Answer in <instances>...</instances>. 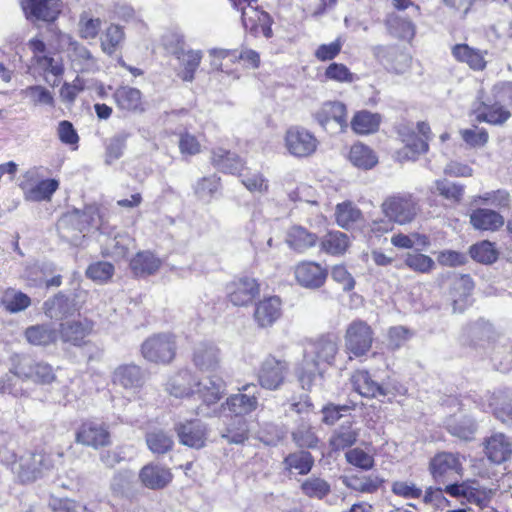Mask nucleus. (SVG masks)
Wrapping results in <instances>:
<instances>
[{"label":"nucleus","mask_w":512,"mask_h":512,"mask_svg":"<svg viewBox=\"0 0 512 512\" xmlns=\"http://www.w3.org/2000/svg\"><path fill=\"white\" fill-rule=\"evenodd\" d=\"M338 352V344L331 336H322L307 344L304 349L302 367L297 377L301 387L310 390L319 377H322L321 364L332 365Z\"/></svg>","instance_id":"nucleus-1"},{"label":"nucleus","mask_w":512,"mask_h":512,"mask_svg":"<svg viewBox=\"0 0 512 512\" xmlns=\"http://www.w3.org/2000/svg\"><path fill=\"white\" fill-rule=\"evenodd\" d=\"M2 461L11 466V470L23 483L32 482L55 467V456L27 452L17 460L16 455L0 452Z\"/></svg>","instance_id":"nucleus-2"},{"label":"nucleus","mask_w":512,"mask_h":512,"mask_svg":"<svg viewBox=\"0 0 512 512\" xmlns=\"http://www.w3.org/2000/svg\"><path fill=\"white\" fill-rule=\"evenodd\" d=\"M381 211L390 221L406 225L415 220L420 212V205L412 194L395 193L383 200Z\"/></svg>","instance_id":"nucleus-3"},{"label":"nucleus","mask_w":512,"mask_h":512,"mask_svg":"<svg viewBox=\"0 0 512 512\" xmlns=\"http://www.w3.org/2000/svg\"><path fill=\"white\" fill-rule=\"evenodd\" d=\"M233 7L242 13V23L246 30L255 36L262 34L272 37L271 18L268 13L258 9V0H230Z\"/></svg>","instance_id":"nucleus-4"},{"label":"nucleus","mask_w":512,"mask_h":512,"mask_svg":"<svg viewBox=\"0 0 512 512\" xmlns=\"http://www.w3.org/2000/svg\"><path fill=\"white\" fill-rule=\"evenodd\" d=\"M176 337L172 333H158L147 338L141 345L143 357L154 363H169L176 354Z\"/></svg>","instance_id":"nucleus-5"},{"label":"nucleus","mask_w":512,"mask_h":512,"mask_svg":"<svg viewBox=\"0 0 512 512\" xmlns=\"http://www.w3.org/2000/svg\"><path fill=\"white\" fill-rule=\"evenodd\" d=\"M289 370V363L286 360L268 355L261 362L258 369L259 385L266 390H279L285 383Z\"/></svg>","instance_id":"nucleus-6"},{"label":"nucleus","mask_w":512,"mask_h":512,"mask_svg":"<svg viewBox=\"0 0 512 512\" xmlns=\"http://www.w3.org/2000/svg\"><path fill=\"white\" fill-rule=\"evenodd\" d=\"M315 135L302 126H291L286 130L284 145L289 154L297 158L313 155L318 147Z\"/></svg>","instance_id":"nucleus-7"},{"label":"nucleus","mask_w":512,"mask_h":512,"mask_svg":"<svg viewBox=\"0 0 512 512\" xmlns=\"http://www.w3.org/2000/svg\"><path fill=\"white\" fill-rule=\"evenodd\" d=\"M373 330L362 320L352 321L345 332V349L355 357L365 355L372 347Z\"/></svg>","instance_id":"nucleus-8"},{"label":"nucleus","mask_w":512,"mask_h":512,"mask_svg":"<svg viewBox=\"0 0 512 512\" xmlns=\"http://www.w3.org/2000/svg\"><path fill=\"white\" fill-rule=\"evenodd\" d=\"M11 372L24 379H30L38 384H50L55 379L53 368L44 362H34L27 357L14 356Z\"/></svg>","instance_id":"nucleus-9"},{"label":"nucleus","mask_w":512,"mask_h":512,"mask_svg":"<svg viewBox=\"0 0 512 512\" xmlns=\"http://www.w3.org/2000/svg\"><path fill=\"white\" fill-rule=\"evenodd\" d=\"M430 472L437 482L453 481L462 476L463 463L458 454L441 452L431 459Z\"/></svg>","instance_id":"nucleus-10"},{"label":"nucleus","mask_w":512,"mask_h":512,"mask_svg":"<svg viewBox=\"0 0 512 512\" xmlns=\"http://www.w3.org/2000/svg\"><path fill=\"white\" fill-rule=\"evenodd\" d=\"M25 180L20 183L24 198L27 201H49L59 187L55 179L37 181V170L31 169L24 175Z\"/></svg>","instance_id":"nucleus-11"},{"label":"nucleus","mask_w":512,"mask_h":512,"mask_svg":"<svg viewBox=\"0 0 512 512\" xmlns=\"http://www.w3.org/2000/svg\"><path fill=\"white\" fill-rule=\"evenodd\" d=\"M239 391L240 393L229 396L222 406H227L234 416L244 417L257 409L258 390L255 384L249 383L242 386Z\"/></svg>","instance_id":"nucleus-12"},{"label":"nucleus","mask_w":512,"mask_h":512,"mask_svg":"<svg viewBox=\"0 0 512 512\" xmlns=\"http://www.w3.org/2000/svg\"><path fill=\"white\" fill-rule=\"evenodd\" d=\"M228 299L234 306H246L260 293V284L255 278L244 276L227 285Z\"/></svg>","instance_id":"nucleus-13"},{"label":"nucleus","mask_w":512,"mask_h":512,"mask_svg":"<svg viewBox=\"0 0 512 512\" xmlns=\"http://www.w3.org/2000/svg\"><path fill=\"white\" fill-rule=\"evenodd\" d=\"M20 3L26 17L32 20L53 22L62 10L61 0H21Z\"/></svg>","instance_id":"nucleus-14"},{"label":"nucleus","mask_w":512,"mask_h":512,"mask_svg":"<svg viewBox=\"0 0 512 512\" xmlns=\"http://www.w3.org/2000/svg\"><path fill=\"white\" fill-rule=\"evenodd\" d=\"M76 442L84 446L98 449L108 446L111 443L110 433L104 423L86 421L80 426L76 434Z\"/></svg>","instance_id":"nucleus-15"},{"label":"nucleus","mask_w":512,"mask_h":512,"mask_svg":"<svg viewBox=\"0 0 512 512\" xmlns=\"http://www.w3.org/2000/svg\"><path fill=\"white\" fill-rule=\"evenodd\" d=\"M179 442L185 446L200 449L207 440V427L200 420H191L175 426Z\"/></svg>","instance_id":"nucleus-16"},{"label":"nucleus","mask_w":512,"mask_h":512,"mask_svg":"<svg viewBox=\"0 0 512 512\" xmlns=\"http://www.w3.org/2000/svg\"><path fill=\"white\" fill-rule=\"evenodd\" d=\"M282 315V302L278 296L266 297L256 303L253 318L260 328L271 327Z\"/></svg>","instance_id":"nucleus-17"},{"label":"nucleus","mask_w":512,"mask_h":512,"mask_svg":"<svg viewBox=\"0 0 512 512\" xmlns=\"http://www.w3.org/2000/svg\"><path fill=\"white\" fill-rule=\"evenodd\" d=\"M397 132L402 143L405 145L403 150L399 152V154L403 155L404 158L416 160L419 155L428 151V143L425 139L415 133L413 127L407 124H401L399 125Z\"/></svg>","instance_id":"nucleus-18"},{"label":"nucleus","mask_w":512,"mask_h":512,"mask_svg":"<svg viewBox=\"0 0 512 512\" xmlns=\"http://www.w3.org/2000/svg\"><path fill=\"white\" fill-rule=\"evenodd\" d=\"M297 282L305 288H319L327 278L328 272L320 264L312 261H303L295 267Z\"/></svg>","instance_id":"nucleus-19"},{"label":"nucleus","mask_w":512,"mask_h":512,"mask_svg":"<svg viewBox=\"0 0 512 512\" xmlns=\"http://www.w3.org/2000/svg\"><path fill=\"white\" fill-rule=\"evenodd\" d=\"M173 479L171 470L159 464L149 463L141 468L139 480L141 484L151 490H161L168 486Z\"/></svg>","instance_id":"nucleus-20"},{"label":"nucleus","mask_w":512,"mask_h":512,"mask_svg":"<svg viewBox=\"0 0 512 512\" xmlns=\"http://www.w3.org/2000/svg\"><path fill=\"white\" fill-rule=\"evenodd\" d=\"M226 390L224 380L217 375H210L195 383V391L199 395V398L206 405H212L217 403Z\"/></svg>","instance_id":"nucleus-21"},{"label":"nucleus","mask_w":512,"mask_h":512,"mask_svg":"<svg viewBox=\"0 0 512 512\" xmlns=\"http://www.w3.org/2000/svg\"><path fill=\"white\" fill-rule=\"evenodd\" d=\"M210 161L219 171L232 175L239 174L245 165V162L238 154L222 147L211 150Z\"/></svg>","instance_id":"nucleus-22"},{"label":"nucleus","mask_w":512,"mask_h":512,"mask_svg":"<svg viewBox=\"0 0 512 512\" xmlns=\"http://www.w3.org/2000/svg\"><path fill=\"white\" fill-rule=\"evenodd\" d=\"M485 454L495 463L508 461L512 455V441L503 433H494L485 441Z\"/></svg>","instance_id":"nucleus-23"},{"label":"nucleus","mask_w":512,"mask_h":512,"mask_svg":"<svg viewBox=\"0 0 512 512\" xmlns=\"http://www.w3.org/2000/svg\"><path fill=\"white\" fill-rule=\"evenodd\" d=\"M351 383L356 392L367 398L386 397L388 388L372 379L367 371L359 370L353 373Z\"/></svg>","instance_id":"nucleus-24"},{"label":"nucleus","mask_w":512,"mask_h":512,"mask_svg":"<svg viewBox=\"0 0 512 512\" xmlns=\"http://www.w3.org/2000/svg\"><path fill=\"white\" fill-rule=\"evenodd\" d=\"M57 230L65 241L77 245L81 239V233L85 230V226L81 223L80 210L75 209L63 215L57 223Z\"/></svg>","instance_id":"nucleus-25"},{"label":"nucleus","mask_w":512,"mask_h":512,"mask_svg":"<svg viewBox=\"0 0 512 512\" xmlns=\"http://www.w3.org/2000/svg\"><path fill=\"white\" fill-rule=\"evenodd\" d=\"M469 219L473 228L481 231H498L505 224L504 217L499 212L488 208L474 209Z\"/></svg>","instance_id":"nucleus-26"},{"label":"nucleus","mask_w":512,"mask_h":512,"mask_svg":"<svg viewBox=\"0 0 512 512\" xmlns=\"http://www.w3.org/2000/svg\"><path fill=\"white\" fill-rule=\"evenodd\" d=\"M113 382L126 390L135 391L145 382L142 369L134 364L121 365L113 373Z\"/></svg>","instance_id":"nucleus-27"},{"label":"nucleus","mask_w":512,"mask_h":512,"mask_svg":"<svg viewBox=\"0 0 512 512\" xmlns=\"http://www.w3.org/2000/svg\"><path fill=\"white\" fill-rule=\"evenodd\" d=\"M117 107L127 112H143L144 102L139 89L130 86H120L113 94Z\"/></svg>","instance_id":"nucleus-28"},{"label":"nucleus","mask_w":512,"mask_h":512,"mask_svg":"<svg viewBox=\"0 0 512 512\" xmlns=\"http://www.w3.org/2000/svg\"><path fill=\"white\" fill-rule=\"evenodd\" d=\"M453 57L461 63L467 64L474 71H482L486 68V50L473 48L468 44H456L452 47Z\"/></svg>","instance_id":"nucleus-29"},{"label":"nucleus","mask_w":512,"mask_h":512,"mask_svg":"<svg viewBox=\"0 0 512 512\" xmlns=\"http://www.w3.org/2000/svg\"><path fill=\"white\" fill-rule=\"evenodd\" d=\"M92 329L93 324L87 319L67 321L60 325V337L64 342L79 346L84 343V339L91 333Z\"/></svg>","instance_id":"nucleus-30"},{"label":"nucleus","mask_w":512,"mask_h":512,"mask_svg":"<svg viewBox=\"0 0 512 512\" xmlns=\"http://www.w3.org/2000/svg\"><path fill=\"white\" fill-rule=\"evenodd\" d=\"M488 406L498 420L512 425V390L492 393L488 398Z\"/></svg>","instance_id":"nucleus-31"},{"label":"nucleus","mask_w":512,"mask_h":512,"mask_svg":"<svg viewBox=\"0 0 512 512\" xmlns=\"http://www.w3.org/2000/svg\"><path fill=\"white\" fill-rule=\"evenodd\" d=\"M473 289L474 282L469 275H460L453 279L450 296L454 312H462L466 308Z\"/></svg>","instance_id":"nucleus-32"},{"label":"nucleus","mask_w":512,"mask_h":512,"mask_svg":"<svg viewBox=\"0 0 512 512\" xmlns=\"http://www.w3.org/2000/svg\"><path fill=\"white\" fill-rule=\"evenodd\" d=\"M194 364L203 371H213L219 365V349L209 342L196 345L193 353Z\"/></svg>","instance_id":"nucleus-33"},{"label":"nucleus","mask_w":512,"mask_h":512,"mask_svg":"<svg viewBox=\"0 0 512 512\" xmlns=\"http://www.w3.org/2000/svg\"><path fill=\"white\" fill-rule=\"evenodd\" d=\"M196 379L189 370H181L173 375L166 384V391L176 397H187L195 391Z\"/></svg>","instance_id":"nucleus-34"},{"label":"nucleus","mask_w":512,"mask_h":512,"mask_svg":"<svg viewBox=\"0 0 512 512\" xmlns=\"http://www.w3.org/2000/svg\"><path fill=\"white\" fill-rule=\"evenodd\" d=\"M221 437L229 444H243L249 438L248 421L240 416L230 417L221 430Z\"/></svg>","instance_id":"nucleus-35"},{"label":"nucleus","mask_w":512,"mask_h":512,"mask_svg":"<svg viewBox=\"0 0 512 512\" xmlns=\"http://www.w3.org/2000/svg\"><path fill=\"white\" fill-rule=\"evenodd\" d=\"M316 120L325 126L330 121H335L341 128L347 124L346 107L341 102H326L315 113Z\"/></svg>","instance_id":"nucleus-36"},{"label":"nucleus","mask_w":512,"mask_h":512,"mask_svg":"<svg viewBox=\"0 0 512 512\" xmlns=\"http://www.w3.org/2000/svg\"><path fill=\"white\" fill-rule=\"evenodd\" d=\"M175 55L181 66L180 77L183 81L192 82L203 57L202 51L181 49L175 51Z\"/></svg>","instance_id":"nucleus-37"},{"label":"nucleus","mask_w":512,"mask_h":512,"mask_svg":"<svg viewBox=\"0 0 512 512\" xmlns=\"http://www.w3.org/2000/svg\"><path fill=\"white\" fill-rule=\"evenodd\" d=\"M317 241L318 237L316 234L301 226L291 227L286 238V242L289 247L300 253L314 247Z\"/></svg>","instance_id":"nucleus-38"},{"label":"nucleus","mask_w":512,"mask_h":512,"mask_svg":"<svg viewBox=\"0 0 512 512\" xmlns=\"http://www.w3.org/2000/svg\"><path fill=\"white\" fill-rule=\"evenodd\" d=\"M162 261L150 251L137 253L130 261V268L136 276L144 277L156 273Z\"/></svg>","instance_id":"nucleus-39"},{"label":"nucleus","mask_w":512,"mask_h":512,"mask_svg":"<svg viewBox=\"0 0 512 512\" xmlns=\"http://www.w3.org/2000/svg\"><path fill=\"white\" fill-rule=\"evenodd\" d=\"M385 24L389 32L397 38L410 40L415 35V25L412 20L403 17L399 13H389L385 19Z\"/></svg>","instance_id":"nucleus-40"},{"label":"nucleus","mask_w":512,"mask_h":512,"mask_svg":"<svg viewBox=\"0 0 512 512\" xmlns=\"http://www.w3.org/2000/svg\"><path fill=\"white\" fill-rule=\"evenodd\" d=\"M133 244V239L126 232H118L107 237L103 243V254L113 258H124Z\"/></svg>","instance_id":"nucleus-41"},{"label":"nucleus","mask_w":512,"mask_h":512,"mask_svg":"<svg viewBox=\"0 0 512 512\" xmlns=\"http://www.w3.org/2000/svg\"><path fill=\"white\" fill-rule=\"evenodd\" d=\"M69 57L75 70L90 72L97 69V60L85 46L79 43H71Z\"/></svg>","instance_id":"nucleus-42"},{"label":"nucleus","mask_w":512,"mask_h":512,"mask_svg":"<svg viewBox=\"0 0 512 512\" xmlns=\"http://www.w3.org/2000/svg\"><path fill=\"white\" fill-rule=\"evenodd\" d=\"M45 314L51 319H61L76 311L75 304L65 295L58 294L44 303Z\"/></svg>","instance_id":"nucleus-43"},{"label":"nucleus","mask_w":512,"mask_h":512,"mask_svg":"<svg viewBox=\"0 0 512 512\" xmlns=\"http://www.w3.org/2000/svg\"><path fill=\"white\" fill-rule=\"evenodd\" d=\"M357 438L358 431L352 427L351 421H346L333 432L329 444L334 451L344 450L351 447Z\"/></svg>","instance_id":"nucleus-44"},{"label":"nucleus","mask_w":512,"mask_h":512,"mask_svg":"<svg viewBox=\"0 0 512 512\" xmlns=\"http://www.w3.org/2000/svg\"><path fill=\"white\" fill-rule=\"evenodd\" d=\"M341 480L347 488L361 493H374L382 484V479L375 475L343 476Z\"/></svg>","instance_id":"nucleus-45"},{"label":"nucleus","mask_w":512,"mask_h":512,"mask_svg":"<svg viewBox=\"0 0 512 512\" xmlns=\"http://www.w3.org/2000/svg\"><path fill=\"white\" fill-rule=\"evenodd\" d=\"M335 218L340 227L349 229L362 219V212L352 202L346 201L337 204Z\"/></svg>","instance_id":"nucleus-46"},{"label":"nucleus","mask_w":512,"mask_h":512,"mask_svg":"<svg viewBox=\"0 0 512 512\" xmlns=\"http://www.w3.org/2000/svg\"><path fill=\"white\" fill-rule=\"evenodd\" d=\"M349 159L354 166L364 170L373 168L378 162L374 152L361 143L354 144L351 147Z\"/></svg>","instance_id":"nucleus-47"},{"label":"nucleus","mask_w":512,"mask_h":512,"mask_svg":"<svg viewBox=\"0 0 512 512\" xmlns=\"http://www.w3.org/2000/svg\"><path fill=\"white\" fill-rule=\"evenodd\" d=\"M380 115L369 111H360L355 114L351 121V126L357 134H370L378 130L380 125Z\"/></svg>","instance_id":"nucleus-48"},{"label":"nucleus","mask_w":512,"mask_h":512,"mask_svg":"<svg viewBox=\"0 0 512 512\" xmlns=\"http://www.w3.org/2000/svg\"><path fill=\"white\" fill-rule=\"evenodd\" d=\"M1 304L10 313H18L24 311L31 305V299L27 294L9 288L3 292Z\"/></svg>","instance_id":"nucleus-49"},{"label":"nucleus","mask_w":512,"mask_h":512,"mask_svg":"<svg viewBox=\"0 0 512 512\" xmlns=\"http://www.w3.org/2000/svg\"><path fill=\"white\" fill-rule=\"evenodd\" d=\"M26 339L33 345H49L57 340L58 333L48 325H35L25 331Z\"/></svg>","instance_id":"nucleus-50"},{"label":"nucleus","mask_w":512,"mask_h":512,"mask_svg":"<svg viewBox=\"0 0 512 512\" xmlns=\"http://www.w3.org/2000/svg\"><path fill=\"white\" fill-rule=\"evenodd\" d=\"M301 492L312 499L322 500L330 492V484L323 478L311 476L305 479L300 486Z\"/></svg>","instance_id":"nucleus-51"},{"label":"nucleus","mask_w":512,"mask_h":512,"mask_svg":"<svg viewBox=\"0 0 512 512\" xmlns=\"http://www.w3.org/2000/svg\"><path fill=\"white\" fill-rule=\"evenodd\" d=\"M21 96L34 106H54L53 93L41 85H31L21 90Z\"/></svg>","instance_id":"nucleus-52"},{"label":"nucleus","mask_w":512,"mask_h":512,"mask_svg":"<svg viewBox=\"0 0 512 512\" xmlns=\"http://www.w3.org/2000/svg\"><path fill=\"white\" fill-rule=\"evenodd\" d=\"M472 203L475 205L482 204L504 209L510 207L511 196L507 190L498 189L473 197Z\"/></svg>","instance_id":"nucleus-53"},{"label":"nucleus","mask_w":512,"mask_h":512,"mask_svg":"<svg viewBox=\"0 0 512 512\" xmlns=\"http://www.w3.org/2000/svg\"><path fill=\"white\" fill-rule=\"evenodd\" d=\"M146 443L149 450L154 454H165L169 452L174 445L172 436L163 430H154L147 433Z\"/></svg>","instance_id":"nucleus-54"},{"label":"nucleus","mask_w":512,"mask_h":512,"mask_svg":"<svg viewBox=\"0 0 512 512\" xmlns=\"http://www.w3.org/2000/svg\"><path fill=\"white\" fill-rule=\"evenodd\" d=\"M484 110L477 115V120L480 122H487L493 125H501L505 123L511 116V113L504 109L502 106L482 102Z\"/></svg>","instance_id":"nucleus-55"},{"label":"nucleus","mask_w":512,"mask_h":512,"mask_svg":"<svg viewBox=\"0 0 512 512\" xmlns=\"http://www.w3.org/2000/svg\"><path fill=\"white\" fill-rule=\"evenodd\" d=\"M348 245L349 237L347 234L340 231L327 233L321 241L322 250L332 255L344 253Z\"/></svg>","instance_id":"nucleus-56"},{"label":"nucleus","mask_w":512,"mask_h":512,"mask_svg":"<svg viewBox=\"0 0 512 512\" xmlns=\"http://www.w3.org/2000/svg\"><path fill=\"white\" fill-rule=\"evenodd\" d=\"M433 192H437L449 201L458 203L462 200L464 195V186L446 179H441L434 182Z\"/></svg>","instance_id":"nucleus-57"},{"label":"nucleus","mask_w":512,"mask_h":512,"mask_svg":"<svg viewBox=\"0 0 512 512\" xmlns=\"http://www.w3.org/2000/svg\"><path fill=\"white\" fill-rule=\"evenodd\" d=\"M285 464L289 469H295L301 475L308 474L314 464L311 453L307 451H299L289 454L285 458Z\"/></svg>","instance_id":"nucleus-58"},{"label":"nucleus","mask_w":512,"mask_h":512,"mask_svg":"<svg viewBox=\"0 0 512 512\" xmlns=\"http://www.w3.org/2000/svg\"><path fill=\"white\" fill-rule=\"evenodd\" d=\"M124 40V32L120 26L111 24L101 37L103 52L111 55Z\"/></svg>","instance_id":"nucleus-59"},{"label":"nucleus","mask_w":512,"mask_h":512,"mask_svg":"<svg viewBox=\"0 0 512 512\" xmlns=\"http://www.w3.org/2000/svg\"><path fill=\"white\" fill-rule=\"evenodd\" d=\"M220 187V177L212 174L197 181L194 191L197 197L203 201H209Z\"/></svg>","instance_id":"nucleus-60"},{"label":"nucleus","mask_w":512,"mask_h":512,"mask_svg":"<svg viewBox=\"0 0 512 512\" xmlns=\"http://www.w3.org/2000/svg\"><path fill=\"white\" fill-rule=\"evenodd\" d=\"M404 264L411 270L418 273H429L435 268L434 260L422 253H407Z\"/></svg>","instance_id":"nucleus-61"},{"label":"nucleus","mask_w":512,"mask_h":512,"mask_svg":"<svg viewBox=\"0 0 512 512\" xmlns=\"http://www.w3.org/2000/svg\"><path fill=\"white\" fill-rule=\"evenodd\" d=\"M114 270V266L110 262L98 261L88 266L86 276L97 283L103 284L112 278Z\"/></svg>","instance_id":"nucleus-62"},{"label":"nucleus","mask_w":512,"mask_h":512,"mask_svg":"<svg viewBox=\"0 0 512 512\" xmlns=\"http://www.w3.org/2000/svg\"><path fill=\"white\" fill-rule=\"evenodd\" d=\"M447 429L451 435L465 441H470L473 439V435L476 431V425L472 419L465 417L459 421L448 423Z\"/></svg>","instance_id":"nucleus-63"},{"label":"nucleus","mask_w":512,"mask_h":512,"mask_svg":"<svg viewBox=\"0 0 512 512\" xmlns=\"http://www.w3.org/2000/svg\"><path fill=\"white\" fill-rule=\"evenodd\" d=\"M471 257L481 263L490 264L496 261L497 252L489 241H482L470 248Z\"/></svg>","instance_id":"nucleus-64"}]
</instances>
